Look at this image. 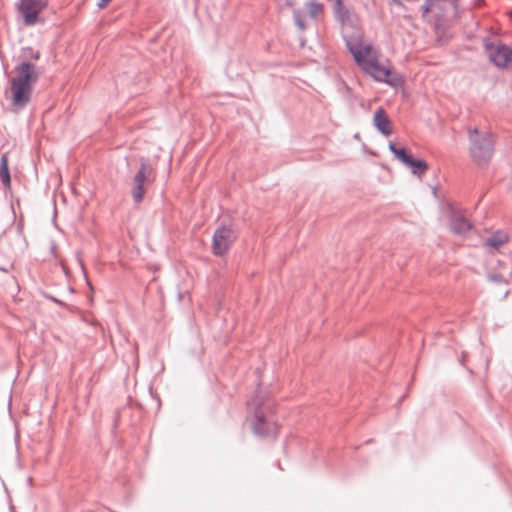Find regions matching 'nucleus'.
I'll return each instance as SVG.
<instances>
[{
  "label": "nucleus",
  "mask_w": 512,
  "mask_h": 512,
  "mask_svg": "<svg viewBox=\"0 0 512 512\" xmlns=\"http://www.w3.org/2000/svg\"><path fill=\"white\" fill-rule=\"evenodd\" d=\"M484 47L491 63H493L498 68L512 70L511 47L502 43L495 44L488 39L485 40Z\"/></svg>",
  "instance_id": "7"
},
{
  "label": "nucleus",
  "mask_w": 512,
  "mask_h": 512,
  "mask_svg": "<svg viewBox=\"0 0 512 512\" xmlns=\"http://www.w3.org/2000/svg\"><path fill=\"white\" fill-rule=\"evenodd\" d=\"M26 240L20 229L5 231L0 237V253L6 257L24 252Z\"/></svg>",
  "instance_id": "6"
},
{
  "label": "nucleus",
  "mask_w": 512,
  "mask_h": 512,
  "mask_svg": "<svg viewBox=\"0 0 512 512\" xmlns=\"http://www.w3.org/2000/svg\"><path fill=\"white\" fill-rule=\"evenodd\" d=\"M0 179L5 187L10 186L11 176L8 167V157L6 154H3L0 160Z\"/></svg>",
  "instance_id": "14"
},
{
  "label": "nucleus",
  "mask_w": 512,
  "mask_h": 512,
  "mask_svg": "<svg viewBox=\"0 0 512 512\" xmlns=\"http://www.w3.org/2000/svg\"><path fill=\"white\" fill-rule=\"evenodd\" d=\"M34 59H39V52H36V54L33 55Z\"/></svg>",
  "instance_id": "24"
},
{
  "label": "nucleus",
  "mask_w": 512,
  "mask_h": 512,
  "mask_svg": "<svg viewBox=\"0 0 512 512\" xmlns=\"http://www.w3.org/2000/svg\"><path fill=\"white\" fill-rule=\"evenodd\" d=\"M111 0H99L98 7L104 8Z\"/></svg>",
  "instance_id": "22"
},
{
  "label": "nucleus",
  "mask_w": 512,
  "mask_h": 512,
  "mask_svg": "<svg viewBox=\"0 0 512 512\" xmlns=\"http://www.w3.org/2000/svg\"><path fill=\"white\" fill-rule=\"evenodd\" d=\"M406 166L410 168L411 172L414 175L419 176L424 174L428 169L426 161H424L423 159H415L413 155L410 156L409 160L406 163Z\"/></svg>",
  "instance_id": "13"
},
{
  "label": "nucleus",
  "mask_w": 512,
  "mask_h": 512,
  "mask_svg": "<svg viewBox=\"0 0 512 512\" xmlns=\"http://www.w3.org/2000/svg\"><path fill=\"white\" fill-rule=\"evenodd\" d=\"M389 150L394 154V156L401 161L404 165H406L411 152L405 147H397L393 142L389 143Z\"/></svg>",
  "instance_id": "15"
},
{
  "label": "nucleus",
  "mask_w": 512,
  "mask_h": 512,
  "mask_svg": "<svg viewBox=\"0 0 512 512\" xmlns=\"http://www.w3.org/2000/svg\"><path fill=\"white\" fill-rule=\"evenodd\" d=\"M435 0H424L421 6L423 16L427 15L434 5Z\"/></svg>",
  "instance_id": "19"
},
{
  "label": "nucleus",
  "mask_w": 512,
  "mask_h": 512,
  "mask_svg": "<svg viewBox=\"0 0 512 512\" xmlns=\"http://www.w3.org/2000/svg\"><path fill=\"white\" fill-rule=\"evenodd\" d=\"M488 279L492 282H497V283H500V282H504V283H508V280L505 278V276L501 273H495V274H490L488 276Z\"/></svg>",
  "instance_id": "20"
},
{
  "label": "nucleus",
  "mask_w": 512,
  "mask_h": 512,
  "mask_svg": "<svg viewBox=\"0 0 512 512\" xmlns=\"http://www.w3.org/2000/svg\"><path fill=\"white\" fill-rule=\"evenodd\" d=\"M47 5L48 0H18L16 8L22 15L24 24L32 26L38 22L40 12Z\"/></svg>",
  "instance_id": "9"
},
{
  "label": "nucleus",
  "mask_w": 512,
  "mask_h": 512,
  "mask_svg": "<svg viewBox=\"0 0 512 512\" xmlns=\"http://www.w3.org/2000/svg\"><path fill=\"white\" fill-rule=\"evenodd\" d=\"M15 72L16 76L11 80L12 99L16 106L23 107L30 100L31 83L36 81L38 76L35 72V66L28 61H23L17 65Z\"/></svg>",
  "instance_id": "3"
},
{
  "label": "nucleus",
  "mask_w": 512,
  "mask_h": 512,
  "mask_svg": "<svg viewBox=\"0 0 512 512\" xmlns=\"http://www.w3.org/2000/svg\"><path fill=\"white\" fill-rule=\"evenodd\" d=\"M333 12L336 20L342 26L343 39L346 42V36H354L359 34L360 42H362V32L358 28L357 17L343 4L341 0H335Z\"/></svg>",
  "instance_id": "5"
},
{
  "label": "nucleus",
  "mask_w": 512,
  "mask_h": 512,
  "mask_svg": "<svg viewBox=\"0 0 512 512\" xmlns=\"http://www.w3.org/2000/svg\"><path fill=\"white\" fill-rule=\"evenodd\" d=\"M293 18H294L295 25L299 28V30L304 31L306 29V24L303 19L302 12L300 10H294Z\"/></svg>",
  "instance_id": "18"
},
{
  "label": "nucleus",
  "mask_w": 512,
  "mask_h": 512,
  "mask_svg": "<svg viewBox=\"0 0 512 512\" xmlns=\"http://www.w3.org/2000/svg\"><path fill=\"white\" fill-rule=\"evenodd\" d=\"M508 240V237L505 233L502 232H496L492 234L487 240L485 241V245L492 248H499L504 243H506Z\"/></svg>",
  "instance_id": "16"
},
{
  "label": "nucleus",
  "mask_w": 512,
  "mask_h": 512,
  "mask_svg": "<svg viewBox=\"0 0 512 512\" xmlns=\"http://www.w3.org/2000/svg\"><path fill=\"white\" fill-rule=\"evenodd\" d=\"M236 237L237 233L232 225H220L213 234L212 251L214 255L225 254Z\"/></svg>",
  "instance_id": "8"
},
{
  "label": "nucleus",
  "mask_w": 512,
  "mask_h": 512,
  "mask_svg": "<svg viewBox=\"0 0 512 512\" xmlns=\"http://www.w3.org/2000/svg\"><path fill=\"white\" fill-rule=\"evenodd\" d=\"M151 174V165H149L147 161L142 158L140 168L133 179L134 185L132 188V197L136 203H139L143 200L145 194L144 183L149 179Z\"/></svg>",
  "instance_id": "10"
},
{
  "label": "nucleus",
  "mask_w": 512,
  "mask_h": 512,
  "mask_svg": "<svg viewBox=\"0 0 512 512\" xmlns=\"http://www.w3.org/2000/svg\"><path fill=\"white\" fill-rule=\"evenodd\" d=\"M472 225L462 214L453 211L450 217V228L455 234H465Z\"/></svg>",
  "instance_id": "12"
},
{
  "label": "nucleus",
  "mask_w": 512,
  "mask_h": 512,
  "mask_svg": "<svg viewBox=\"0 0 512 512\" xmlns=\"http://www.w3.org/2000/svg\"><path fill=\"white\" fill-rule=\"evenodd\" d=\"M247 405L254 414L252 421L254 434L260 437L275 436L277 424L273 410L274 405L268 393L261 387H258L255 395L247 402Z\"/></svg>",
  "instance_id": "2"
},
{
  "label": "nucleus",
  "mask_w": 512,
  "mask_h": 512,
  "mask_svg": "<svg viewBox=\"0 0 512 512\" xmlns=\"http://www.w3.org/2000/svg\"><path fill=\"white\" fill-rule=\"evenodd\" d=\"M388 5L390 7H404L402 0H388Z\"/></svg>",
  "instance_id": "21"
},
{
  "label": "nucleus",
  "mask_w": 512,
  "mask_h": 512,
  "mask_svg": "<svg viewBox=\"0 0 512 512\" xmlns=\"http://www.w3.org/2000/svg\"><path fill=\"white\" fill-rule=\"evenodd\" d=\"M470 142L473 159L479 165L488 163L494 152V141L491 135L480 136L478 129L475 128L470 132Z\"/></svg>",
  "instance_id": "4"
},
{
  "label": "nucleus",
  "mask_w": 512,
  "mask_h": 512,
  "mask_svg": "<svg viewBox=\"0 0 512 512\" xmlns=\"http://www.w3.org/2000/svg\"><path fill=\"white\" fill-rule=\"evenodd\" d=\"M306 7L309 13V16L313 19H316L319 13L323 9V5L318 2H308L306 3Z\"/></svg>",
  "instance_id": "17"
},
{
  "label": "nucleus",
  "mask_w": 512,
  "mask_h": 512,
  "mask_svg": "<svg viewBox=\"0 0 512 512\" xmlns=\"http://www.w3.org/2000/svg\"><path fill=\"white\" fill-rule=\"evenodd\" d=\"M15 204L19 205L20 204V200L16 199L15 202H12V208H14Z\"/></svg>",
  "instance_id": "23"
},
{
  "label": "nucleus",
  "mask_w": 512,
  "mask_h": 512,
  "mask_svg": "<svg viewBox=\"0 0 512 512\" xmlns=\"http://www.w3.org/2000/svg\"><path fill=\"white\" fill-rule=\"evenodd\" d=\"M373 123L377 130L383 135L389 136L392 134L391 122L383 108H379L375 111Z\"/></svg>",
  "instance_id": "11"
},
{
  "label": "nucleus",
  "mask_w": 512,
  "mask_h": 512,
  "mask_svg": "<svg viewBox=\"0 0 512 512\" xmlns=\"http://www.w3.org/2000/svg\"><path fill=\"white\" fill-rule=\"evenodd\" d=\"M346 47L353 55L355 62L374 80L384 82L392 87H398L402 84L403 79L399 74L392 73L388 67L380 64L376 57L368 58L371 56L372 46L370 44L362 46L359 34L347 35Z\"/></svg>",
  "instance_id": "1"
}]
</instances>
